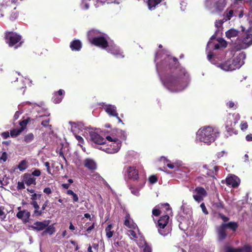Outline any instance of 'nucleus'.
<instances>
[{
	"mask_svg": "<svg viewBox=\"0 0 252 252\" xmlns=\"http://www.w3.org/2000/svg\"><path fill=\"white\" fill-rule=\"evenodd\" d=\"M124 225L129 228L135 229L138 228L137 224L134 222L133 220H131L130 215L127 214L125 217Z\"/></svg>",
	"mask_w": 252,
	"mask_h": 252,
	"instance_id": "17",
	"label": "nucleus"
},
{
	"mask_svg": "<svg viewBox=\"0 0 252 252\" xmlns=\"http://www.w3.org/2000/svg\"><path fill=\"white\" fill-rule=\"evenodd\" d=\"M219 44H220L221 48H225L227 46V42L221 38H219L217 39Z\"/></svg>",
	"mask_w": 252,
	"mask_h": 252,
	"instance_id": "42",
	"label": "nucleus"
},
{
	"mask_svg": "<svg viewBox=\"0 0 252 252\" xmlns=\"http://www.w3.org/2000/svg\"><path fill=\"white\" fill-rule=\"evenodd\" d=\"M130 190H131V192L132 194L135 195H139V190L137 189H136L134 187H130L129 188Z\"/></svg>",
	"mask_w": 252,
	"mask_h": 252,
	"instance_id": "57",
	"label": "nucleus"
},
{
	"mask_svg": "<svg viewBox=\"0 0 252 252\" xmlns=\"http://www.w3.org/2000/svg\"><path fill=\"white\" fill-rule=\"evenodd\" d=\"M22 114V112L19 111H17L15 112L14 115V117H13V120L14 121H15L16 120H17L19 118V116L20 115Z\"/></svg>",
	"mask_w": 252,
	"mask_h": 252,
	"instance_id": "60",
	"label": "nucleus"
},
{
	"mask_svg": "<svg viewBox=\"0 0 252 252\" xmlns=\"http://www.w3.org/2000/svg\"><path fill=\"white\" fill-rule=\"evenodd\" d=\"M34 138V136L32 133H29L25 135L24 137V141L26 143L32 142Z\"/></svg>",
	"mask_w": 252,
	"mask_h": 252,
	"instance_id": "36",
	"label": "nucleus"
},
{
	"mask_svg": "<svg viewBox=\"0 0 252 252\" xmlns=\"http://www.w3.org/2000/svg\"><path fill=\"white\" fill-rule=\"evenodd\" d=\"M24 182L27 186H30L32 184L36 185V179L32 177L30 173H25L23 175Z\"/></svg>",
	"mask_w": 252,
	"mask_h": 252,
	"instance_id": "16",
	"label": "nucleus"
},
{
	"mask_svg": "<svg viewBox=\"0 0 252 252\" xmlns=\"http://www.w3.org/2000/svg\"><path fill=\"white\" fill-rule=\"evenodd\" d=\"M43 192L48 195H49L52 193V191L51 188L49 187H47L44 189Z\"/></svg>",
	"mask_w": 252,
	"mask_h": 252,
	"instance_id": "62",
	"label": "nucleus"
},
{
	"mask_svg": "<svg viewBox=\"0 0 252 252\" xmlns=\"http://www.w3.org/2000/svg\"><path fill=\"white\" fill-rule=\"evenodd\" d=\"M225 252H241V250L239 248H233L230 247H227L225 248Z\"/></svg>",
	"mask_w": 252,
	"mask_h": 252,
	"instance_id": "45",
	"label": "nucleus"
},
{
	"mask_svg": "<svg viewBox=\"0 0 252 252\" xmlns=\"http://www.w3.org/2000/svg\"><path fill=\"white\" fill-rule=\"evenodd\" d=\"M17 189L18 190H21L25 189L24 182H18L17 183Z\"/></svg>",
	"mask_w": 252,
	"mask_h": 252,
	"instance_id": "53",
	"label": "nucleus"
},
{
	"mask_svg": "<svg viewBox=\"0 0 252 252\" xmlns=\"http://www.w3.org/2000/svg\"><path fill=\"white\" fill-rule=\"evenodd\" d=\"M220 66L221 69L225 71H232L234 70L233 69V63H231V59L221 63Z\"/></svg>",
	"mask_w": 252,
	"mask_h": 252,
	"instance_id": "24",
	"label": "nucleus"
},
{
	"mask_svg": "<svg viewBox=\"0 0 252 252\" xmlns=\"http://www.w3.org/2000/svg\"><path fill=\"white\" fill-rule=\"evenodd\" d=\"M89 42L92 44L102 49H106L108 47L107 40L104 36L102 35H98L95 38H92Z\"/></svg>",
	"mask_w": 252,
	"mask_h": 252,
	"instance_id": "7",
	"label": "nucleus"
},
{
	"mask_svg": "<svg viewBox=\"0 0 252 252\" xmlns=\"http://www.w3.org/2000/svg\"><path fill=\"white\" fill-rule=\"evenodd\" d=\"M163 208H165L164 211L166 213H168V212H170L171 210V208L168 203H160L157 205L156 207L153 209L152 214L156 217L159 216L161 214V211L160 209Z\"/></svg>",
	"mask_w": 252,
	"mask_h": 252,
	"instance_id": "10",
	"label": "nucleus"
},
{
	"mask_svg": "<svg viewBox=\"0 0 252 252\" xmlns=\"http://www.w3.org/2000/svg\"><path fill=\"white\" fill-rule=\"evenodd\" d=\"M166 160L168 162L166 164V166L170 169L177 170L181 165L178 162L171 163L168 160L166 159Z\"/></svg>",
	"mask_w": 252,
	"mask_h": 252,
	"instance_id": "37",
	"label": "nucleus"
},
{
	"mask_svg": "<svg viewBox=\"0 0 252 252\" xmlns=\"http://www.w3.org/2000/svg\"><path fill=\"white\" fill-rule=\"evenodd\" d=\"M227 106L229 108H234L236 109L237 108L236 105L235 104L234 102L232 101H229L227 103Z\"/></svg>",
	"mask_w": 252,
	"mask_h": 252,
	"instance_id": "56",
	"label": "nucleus"
},
{
	"mask_svg": "<svg viewBox=\"0 0 252 252\" xmlns=\"http://www.w3.org/2000/svg\"><path fill=\"white\" fill-rule=\"evenodd\" d=\"M69 46L72 51H78L81 50L82 45L79 39H75L70 42Z\"/></svg>",
	"mask_w": 252,
	"mask_h": 252,
	"instance_id": "20",
	"label": "nucleus"
},
{
	"mask_svg": "<svg viewBox=\"0 0 252 252\" xmlns=\"http://www.w3.org/2000/svg\"><path fill=\"white\" fill-rule=\"evenodd\" d=\"M241 250V252H251L252 248L250 246L248 245L244 246L243 248H239Z\"/></svg>",
	"mask_w": 252,
	"mask_h": 252,
	"instance_id": "47",
	"label": "nucleus"
},
{
	"mask_svg": "<svg viewBox=\"0 0 252 252\" xmlns=\"http://www.w3.org/2000/svg\"><path fill=\"white\" fill-rule=\"evenodd\" d=\"M105 111L111 116L117 117L118 113L116 110V107L112 105H106L104 107Z\"/></svg>",
	"mask_w": 252,
	"mask_h": 252,
	"instance_id": "19",
	"label": "nucleus"
},
{
	"mask_svg": "<svg viewBox=\"0 0 252 252\" xmlns=\"http://www.w3.org/2000/svg\"><path fill=\"white\" fill-rule=\"evenodd\" d=\"M23 132L22 130L19 128H14L10 130V135L12 137H16L19 135Z\"/></svg>",
	"mask_w": 252,
	"mask_h": 252,
	"instance_id": "38",
	"label": "nucleus"
},
{
	"mask_svg": "<svg viewBox=\"0 0 252 252\" xmlns=\"http://www.w3.org/2000/svg\"><path fill=\"white\" fill-rule=\"evenodd\" d=\"M161 2V0H148V4L150 9L155 7L157 5Z\"/></svg>",
	"mask_w": 252,
	"mask_h": 252,
	"instance_id": "39",
	"label": "nucleus"
},
{
	"mask_svg": "<svg viewBox=\"0 0 252 252\" xmlns=\"http://www.w3.org/2000/svg\"><path fill=\"white\" fill-rule=\"evenodd\" d=\"M214 206L218 209H223L224 208L223 202L220 200L214 203Z\"/></svg>",
	"mask_w": 252,
	"mask_h": 252,
	"instance_id": "43",
	"label": "nucleus"
},
{
	"mask_svg": "<svg viewBox=\"0 0 252 252\" xmlns=\"http://www.w3.org/2000/svg\"><path fill=\"white\" fill-rule=\"evenodd\" d=\"M242 42V44L237 45L235 47L237 50H241L246 48L252 44V30H248L246 35L244 37L240 39Z\"/></svg>",
	"mask_w": 252,
	"mask_h": 252,
	"instance_id": "6",
	"label": "nucleus"
},
{
	"mask_svg": "<svg viewBox=\"0 0 252 252\" xmlns=\"http://www.w3.org/2000/svg\"><path fill=\"white\" fill-rule=\"evenodd\" d=\"M4 39L9 47H14L15 49L21 47L24 43L22 36L16 32L6 31Z\"/></svg>",
	"mask_w": 252,
	"mask_h": 252,
	"instance_id": "3",
	"label": "nucleus"
},
{
	"mask_svg": "<svg viewBox=\"0 0 252 252\" xmlns=\"http://www.w3.org/2000/svg\"><path fill=\"white\" fill-rule=\"evenodd\" d=\"M200 207L202 209V212L206 215L208 214V212L206 209L205 205L204 203H202L200 205Z\"/></svg>",
	"mask_w": 252,
	"mask_h": 252,
	"instance_id": "59",
	"label": "nucleus"
},
{
	"mask_svg": "<svg viewBox=\"0 0 252 252\" xmlns=\"http://www.w3.org/2000/svg\"><path fill=\"white\" fill-rule=\"evenodd\" d=\"M223 226L226 228H229L233 231H235L238 227V224L237 222L234 221H230L227 223H222Z\"/></svg>",
	"mask_w": 252,
	"mask_h": 252,
	"instance_id": "31",
	"label": "nucleus"
},
{
	"mask_svg": "<svg viewBox=\"0 0 252 252\" xmlns=\"http://www.w3.org/2000/svg\"><path fill=\"white\" fill-rule=\"evenodd\" d=\"M50 222L49 220H45L43 221H37L31 225V227L34 230L41 231L45 229L49 225Z\"/></svg>",
	"mask_w": 252,
	"mask_h": 252,
	"instance_id": "11",
	"label": "nucleus"
},
{
	"mask_svg": "<svg viewBox=\"0 0 252 252\" xmlns=\"http://www.w3.org/2000/svg\"><path fill=\"white\" fill-rule=\"evenodd\" d=\"M225 181L227 185L231 186L234 188H237L239 185V183L238 182L235 177L230 176L227 177L226 178Z\"/></svg>",
	"mask_w": 252,
	"mask_h": 252,
	"instance_id": "25",
	"label": "nucleus"
},
{
	"mask_svg": "<svg viewBox=\"0 0 252 252\" xmlns=\"http://www.w3.org/2000/svg\"><path fill=\"white\" fill-rule=\"evenodd\" d=\"M34 120L33 119H31L30 117H27L26 119L20 120L19 122V125L20 126V128L23 131L27 127V125L32 122V123H34Z\"/></svg>",
	"mask_w": 252,
	"mask_h": 252,
	"instance_id": "26",
	"label": "nucleus"
},
{
	"mask_svg": "<svg viewBox=\"0 0 252 252\" xmlns=\"http://www.w3.org/2000/svg\"><path fill=\"white\" fill-rule=\"evenodd\" d=\"M31 205H32L34 209H35L33 216H34L35 217H39L42 215L43 214V212L42 210H38L39 209V206L38 205L37 202L36 201H32L30 203Z\"/></svg>",
	"mask_w": 252,
	"mask_h": 252,
	"instance_id": "23",
	"label": "nucleus"
},
{
	"mask_svg": "<svg viewBox=\"0 0 252 252\" xmlns=\"http://www.w3.org/2000/svg\"><path fill=\"white\" fill-rule=\"evenodd\" d=\"M66 193L67 195H71L72 196V201L74 203L75 202H78L79 201V197L78 195L74 192L71 189H67Z\"/></svg>",
	"mask_w": 252,
	"mask_h": 252,
	"instance_id": "33",
	"label": "nucleus"
},
{
	"mask_svg": "<svg viewBox=\"0 0 252 252\" xmlns=\"http://www.w3.org/2000/svg\"><path fill=\"white\" fill-rule=\"evenodd\" d=\"M107 50V51L108 53L113 55L116 58H124V56L123 55V53L121 52L119 48H118L116 46H109Z\"/></svg>",
	"mask_w": 252,
	"mask_h": 252,
	"instance_id": "15",
	"label": "nucleus"
},
{
	"mask_svg": "<svg viewBox=\"0 0 252 252\" xmlns=\"http://www.w3.org/2000/svg\"><path fill=\"white\" fill-rule=\"evenodd\" d=\"M81 5V7L85 10H87L89 8V4L87 2L86 0L82 1Z\"/></svg>",
	"mask_w": 252,
	"mask_h": 252,
	"instance_id": "54",
	"label": "nucleus"
},
{
	"mask_svg": "<svg viewBox=\"0 0 252 252\" xmlns=\"http://www.w3.org/2000/svg\"><path fill=\"white\" fill-rule=\"evenodd\" d=\"M3 210L4 207L0 206V219L1 220H4V219L6 218V214L3 211Z\"/></svg>",
	"mask_w": 252,
	"mask_h": 252,
	"instance_id": "46",
	"label": "nucleus"
},
{
	"mask_svg": "<svg viewBox=\"0 0 252 252\" xmlns=\"http://www.w3.org/2000/svg\"><path fill=\"white\" fill-rule=\"evenodd\" d=\"M235 61L238 63L236 66H241L244 63V60L246 59V54L244 52L239 53L235 58Z\"/></svg>",
	"mask_w": 252,
	"mask_h": 252,
	"instance_id": "27",
	"label": "nucleus"
},
{
	"mask_svg": "<svg viewBox=\"0 0 252 252\" xmlns=\"http://www.w3.org/2000/svg\"><path fill=\"white\" fill-rule=\"evenodd\" d=\"M124 170H125V172L127 174L129 179L136 181L139 178L138 171L135 167L132 166H126Z\"/></svg>",
	"mask_w": 252,
	"mask_h": 252,
	"instance_id": "8",
	"label": "nucleus"
},
{
	"mask_svg": "<svg viewBox=\"0 0 252 252\" xmlns=\"http://www.w3.org/2000/svg\"><path fill=\"white\" fill-rule=\"evenodd\" d=\"M55 231V228L54 226V224H51L50 225H48L46 228L45 230L43 232L42 235H44L45 234L48 233L50 235H52Z\"/></svg>",
	"mask_w": 252,
	"mask_h": 252,
	"instance_id": "34",
	"label": "nucleus"
},
{
	"mask_svg": "<svg viewBox=\"0 0 252 252\" xmlns=\"http://www.w3.org/2000/svg\"><path fill=\"white\" fill-rule=\"evenodd\" d=\"M84 166L90 170H94L96 169L95 162L92 159L87 158L85 160Z\"/></svg>",
	"mask_w": 252,
	"mask_h": 252,
	"instance_id": "21",
	"label": "nucleus"
},
{
	"mask_svg": "<svg viewBox=\"0 0 252 252\" xmlns=\"http://www.w3.org/2000/svg\"><path fill=\"white\" fill-rule=\"evenodd\" d=\"M226 228L223 226V224L222 223L218 229V238L220 241L223 240L226 237Z\"/></svg>",
	"mask_w": 252,
	"mask_h": 252,
	"instance_id": "22",
	"label": "nucleus"
},
{
	"mask_svg": "<svg viewBox=\"0 0 252 252\" xmlns=\"http://www.w3.org/2000/svg\"><path fill=\"white\" fill-rule=\"evenodd\" d=\"M152 248L147 243H145L143 246V252H152Z\"/></svg>",
	"mask_w": 252,
	"mask_h": 252,
	"instance_id": "48",
	"label": "nucleus"
},
{
	"mask_svg": "<svg viewBox=\"0 0 252 252\" xmlns=\"http://www.w3.org/2000/svg\"><path fill=\"white\" fill-rule=\"evenodd\" d=\"M226 130L228 132H231L233 131V128H232V125L231 122H226V124L225 126Z\"/></svg>",
	"mask_w": 252,
	"mask_h": 252,
	"instance_id": "44",
	"label": "nucleus"
},
{
	"mask_svg": "<svg viewBox=\"0 0 252 252\" xmlns=\"http://www.w3.org/2000/svg\"><path fill=\"white\" fill-rule=\"evenodd\" d=\"M64 94V91L62 89H60L58 92L55 93L54 96L52 97L53 102L56 104L60 103L63 99Z\"/></svg>",
	"mask_w": 252,
	"mask_h": 252,
	"instance_id": "18",
	"label": "nucleus"
},
{
	"mask_svg": "<svg viewBox=\"0 0 252 252\" xmlns=\"http://www.w3.org/2000/svg\"><path fill=\"white\" fill-rule=\"evenodd\" d=\"M121 146V142L117 138H115V140H114V142H112L111 144H106L105 142V144L103 146H101L99 149L105 151L108 154H112L118 152Z\"/></svg>",
	"mask_w": 252,
	"mask_h": 252,
	"instance_id": "4",
	"label": "nucleus"
},
{
	"mask_svg": "<svg viewBox=\"0 0 252 252\" xmlns=\"http://www.w3.org/2000/svg\"><path fill=\"white\" fill-rule=\"evenodd\" d=\"M219 135L218 129L210 126L202 127L197 132L198 139L207 145L213 142Z\"/></svg>",
	"mask_w": 252,
	"mask_h": 252,
	"instance_id": "2",
	"label": "nucleus"
},
{
	"mask_svg": "<svg viewBox=\"0 0 252 252\" xmlns=\"http://www.w3.org/2000/svg\"><path fill=\"white\" fill-rule=\"evenodd\" d=\"M224 20L223 19L222 20H217L215 22V26L218 28H221L222 26L223 23L224 22Z\"/></svg>",
	"mask_w": 252,
	"mask_h": 252,
	"instance_id": "51",
	"label": "nucleus"
},
{
	"mask_svg": "<svg viewBox=\"0 0 252 252\" xmlns=\"http://www.w3.org/2000/svg\"><path fill=\"white\" fill-rule=\"evenodd\" d=\"M225 5L223 3L221 2L220 1H218L215 3V7L218 11H222Z\"/></svg>",
	"mask_w": 252,
	"mask_h": 252,
	"instance_id": "41",
	"label": "nucleus"
},
{
	"mask_svg": "<svg viewBox=\"0 0 252 252\" xmlns=\"http://www.w3.org/2000/svg\"><path fill=\"white\" fill-rule=\"evenodd\" d=\"M160 68L162 82L169 90L178 92L184 89L189 75L176 58L167 56L161 62Z\"/></svg>",
	"mask_w": 252,
	"mask_h": 252,
	"instance_id": "1",
	"label": "nucleus"
},
{
	"mask_svg": "<svg viewBox=\"0 0 252 252\" xmlns=\"http://www.w3.org/2000/svg\"><path fill=\"white\" fill-rule=\"evenodd\" d=\"M195 181L200 185H205L208 182V178L204 175H201L196 178Z\"/></svg>",
	"mask_w": 252,
	"mask_h": 252,
	"instance_id": "28",
	"label": "nucleus"
},
{
	"mask_svg": "<svg viewBox=\"0 0 252 252\" xmlns=\"http://www.w3.org/2000/svg\"><path fill=\"white\" fill-rule=\"evenodd\" d=\"M28 161L26 160H22L18 165L17 167L21 171H23L28 168Z\"/></svg>",
	"mask_w": 252,
	"mask_h": 252,
	"instance_id": "35",
	"label": "nucleus"
},
{
	"mask_svg": "<svg viewBox=\"0 0 252 252\" xmlns=\"http://www.w3.org/2000/svg\"><path fill=\"white\" fill-rule=\"evenodd\" d=\"M149 181L152 184H155L157 182L158 178L155 175H151L149 178Z\"/></svg>",
	"mask_w": 252,
	"mask_h": 252,
	"instance_id": "49",
	"label": "nucleus"
},
{
	"mask_svg": "<svg viewBox=\"0 0 252 252\" xmlns=\"http://www.w3.org/2000/svg\"><path fill=\"white\" fill-rule=\"evenodd\" d=\"M41 194H36L34 193L31 195V200L32 201H36L37 198H39L41 196Z\"/></svg>",
	"mask_w": 252,
	"mask_h": 252,
	"instance_id": "55",
	"label": "nucleus"
},
{
	"mask_svg": "<svg viewBox=\"0 0 252 252\" xmlns=\"http://www.w3.org/2000/svg\"><path fill=\"white\" fill-rule=\"evenodd\" d=\"M99 33L100 32L96 30L93 29L89 31L87 33L89 41H90L92 38H95Z\"/></svg>",
	"mask_w": 252,
	"mask_h": 252,
	"instance_id": "30",
	"label": "nucleus"
},
{
	"mask_svg": "<svg viewBox=\"0 0 252 252\" xmlns=\"http://www.w3.org/2000/svg\"><path fill=\"white\" fill-rule=\"evenodd\" d=\"M219 216L224 222H226L229 220V218L227 217L224 216L223 214L221 213H219Z\"/></svg>",
	"mask_w": 252,
	"mask_h": 252,
	"instance_id": "63",
	"label": "nucleus"
},
{
	"mask_svg": "<svg viewBox=\"0 0 252 252\" xmlns=\"http://www.w3.org/2000/svg\"><path fill=\"white\" fill-rule=\"evenodd\" d=\"M31 174L32 175V176L38 177L41 175V171L39 169H35Z\"/></svg>",
	"mask_w": 252,
	"mask_h": 252,
	"instance_id": "58",
	"label": "nucleus"
},
{
	"mask_svg": "<svg viewBox=\"0 0 252 252\" xmlns=\"http://www.w3.org/2000/svg\"><path fill=\"white\" fill-rule=\"evenodd\" d=\"M1 136L3 139H7L9 137V132L8 131L2 132Z\"/></svg>",
	"mask_w": 252,
	"mask_h": 252,
	"instance_id": "61",
	"label": "nucleus"
},
{
	"mask_svg": "<svg viewBox=\"0 0 252 252\" xmlns=\"http://www.w3.org/2000/svg\"><path fill=\"white\" fill-rule=\"evenodd\" d=\"M16 216L18 219L22 220L24 222L27 223L29 221L31 213L28 211L24 210L19 211Z\"/></svg>",
	"mask_w": 252,
	"mask_h": 252,
	"instance_id": "13",
	"label": "nucleus"
},
{
	"mask_svg": "<svg viewBox=\"0 0 252 252\" xmlns=\"http://www.w3.org/2000/svg\"><path fill=\"white\" fill-rule=\"evenodd\" d=\"M194 191L196 192V194L193 195V199L198 202L203 200L204 197L207 195V192L204 188L201 187H197L195 188Z\"/></svg>",
	"mask_w": 252,
	"mask_h": 252,
	"instance_id": "9",
	"label": "nucleus"
},
{
	"mask_svg": "<svg viewBox=\"0 0 252 252\" xmlns=\"http://www.w3.org/2000/svg\"><path fill=\"white\" fill-rule=\"evenodd\" d=\"M90 136L91 140L94 143L102 145V146L105 144V139L98 133L92 131L90 132Z\"/></svg>",
	"mask_w": 252,
	"mask_h": 252,
	"instance_id": "12",
	"label": "nucleus"
},
{
	"mask_svg": "<svg viewBox=\"0 0 252 252\" xmlns=\"http://www.w3.org/2000/svg\"><path fill=\"white\" fill-rule=\"evenodd\" d=\"M215 163H212V166H213V168L214 171L210 170L208 168L207 165H204L203 166V168L206 170V176L208 178V177H211L215 178V176L217 175L218 171H219V166L214 165Z\"/></svg>",
	"mask_w": 252,
	"mask_h": 252,
	"instance_id": "14",
	"label": "nucleus"
},
{
	"mask_svg": "<svg viewBox=\"0 0 252 252\" xmlns=\"http://www.w3.org/2000/svg\"><path fill=\"white\" fill-rule=\"evenodd\" d=\"M248 127V125L247 122L243 121L241 123L240 128L242 130H246Z\"/></svg>",
	"mask_w": 252,
	"mask_h": 252,
	"instance_id": "52",
	"label": "nucleus"
},
{
	"mask_svg": "<svg viewBox=\"0 0 252 252\" xmlns=\"http://www.w3.org/2000/svg\"><path fill=\"white\" fill-rule=\"evenodd\" d=\"M233 11L232 10H230L228 12H226L223 15V20L224 21H227L231 19V18L233 16Z\"/></svg>",
	"mask_w": 252,
	"mask_h": 252,
	"instance_id": "40",
	"label": "nucleus"
},
{
	"mask_svg": "<svg viewBox=\"0 0 252 252\" xmlns=\"http://www.w3.org/2000/svg\"><path fill=\"white\" fill-rule=\"evenodd\" d=\"M169 220V216L166 214L160 217L158 221V231L163 236H165L168 233V232L164 230V229L168 223Z\"/></svg>",
	"mask_w": 252,
	"mask_h": 252,
	"instance_id": "5",
	"label": "nucleus"
},
{
	"mask_svg": "<svg viewBox=\"0 0 252 252\" xmlns=\"http://www.w3.org/2000/svg\"><path fill=\"white\" fill-rule=\"evenodd\" d=\"M50 121V119L48 118L44 121H43L41 122V124L43 126H44V127H48V126L51 129L52 126L49 124Z\"/></svg>",
	"mask_w": 252,
	"mask_h": 252,
	"instance_id": "50",
	"label": "nucleus"
},
{
	"mask_svg": "<svg viewBox=\"0 0 252 252\" xmlns=\"http://www.w3.org/2000/svg\"><path fill=\"white\" fill-rule=\"evenodd\" d=\"M112 225L109 224L105 228L106 235L108 238H111L114 234V231L112 230Z\"/></svg>",
	"mask_w": 252,
	"mask_h": 252,
	"instance_id": "32",
	"label": "nucleus"
},
{
	"mask_svg": "<svg viewBox=\"0 0 252 252\" xmlns=\"http://www.w3.org/2000/svg\"><path fill=\"white\" fill-rule=\"evenodd\" d=\"M239 32L234 29H231L225 32L226 37L230 39L231 37H234L238 35Z\"/></svg>",
	"mask_w": 252,
	"mask_h": 252,
	"instance_id": "29",
	"label": "nucleus"
},
{
	"mask_svg": "<svg viewBox=\"0 0 252 252\" xmlns=\"http://www.w3.org/2000/svg\"><path fill=\"white\" fill-rule=\"evenodd\" d=\"M128 232L129 233V235H131L133 238L136 239L137 238V235L136 233V232L133 230H129L128 231Z\"/></svg>",
	"mask_w": 252,
	"mask_h": 252,
	"instance_id": "64",
	"label": "nucleus"
}]
</instances>
